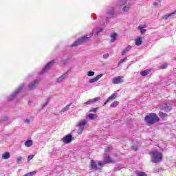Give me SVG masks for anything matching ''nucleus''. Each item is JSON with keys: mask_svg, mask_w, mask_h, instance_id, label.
I'll use <instances>...</instances> for the list:
<instances>
[{"mask_svg": "<svg viewBox=\"0 0 176 176\" xmlns=\"http://www.w3.org/2000/svg\"><path fill=\"white\" fill-rule=\"evenodd\" d=\"M138 176H147V175H146V173H145L144 172H140L138 174Z\"/></svg>", "mask_w": 176, "mask_h": 176, "instance_id": "39", "label": "nucleus"}, {"mask_svg": "<svg viewBox=\"0 0 176 176\" xmlns=\"http://www.w3.org/2000/svg\"><path fill=\"white\" fill-rule=\"evenodd\" d=\"M158 115L160 117V118L162 119L163 120H166V119H167L168 115L166 113H163L162 111H160Z\"/></svg>", "mask_w": 176, "mask_h": 176, "instance_id": "19", "label": "nucleus"}, {"mask_svg": "<svg viewBox=\"0 0 176 176\" xmlns=\"http://www.w3.org/2000/svg\"><path fill=\"white\" fill-rule=\"evenodd\" d=\"M32 144H34V142H32V140H28L25 142L24 145H25V146H26V148H30V146H32Z\"/></svg>", "mask_w": 176, "mask_h": 176, "instance_id": "22", "label": "nucleus"}, {"mask_svg": "<svg viewBox=\"0 0 176 176\" xmlns=\"http://www.w3.org/2000/svg\"><path fill=\"white\" fill-rule=\"evenodd\" d=\"M108 57H109V54H105L103 55V58H104V60H107Z\"/></svg>", "mask_w": 176, "mask_h": 176, "instance_id": "43", "label": "nucleus"}, {"mask_svg": "<svg viewBox=\"0 0 176 176\" xmlns=\"http://www.w3.org/2000/svg\"><path fill=\"white\" fill-rule=\"evenodd\" d=\"M62 141L64 144H69L71 142L74 141V137L71 134L67 135L62 139Z\"/></svg>", "mask_w": 176, "mask_h": 176, "instance_id": "8", "label": "nucleus"}, {"mask_svg": "<svg viewBox=\"0 0 176 176\" xmlns=\"http://www.w3.org/2000/svg\"><path fill=\"white\" fill-rule=\"evenodd\" d=\"M118 97V94L114 93L107 98V101H113Z\"/></svg>", "mask_w": 176, "mask_h": 176, "instance_id": "23", "label": "nucleus"}, {"mask_svg": "<svg viewBox=\"0 0 176 176\" xmlns=\"http://www.w3.org/2000/svg\"><path fill=\"white\" fill-rule=\"evenodd\" d=\"M97 111H98V108H92L89 110V112H97Z\"/></svg>", "mask_w": 176, "mask_h": 176, "instance_id": "36", "label": "nucleus"}, {"mask_svg": "<svg viewBox=\"0 0 176 176\" xmlns=\"http://www.w3.org/2000/svg\"><path fill=\"white\" fill-rule=\"evenodd\" d=\"M108 102H109V101H108V99L104 102L103 106L107 105V104H108Z\"/></svg>", "mask_w": 176, "mask_h": 176, "instance_id": "47", "label": "nucleus"}, {"mask_svg": "<svg viewBox=\"0 0 176 176\" xmlns=\"http://www.w3.org/2000/svg\"><path fill=\"white\" fill-rule=\"evenodd\" d=\"M2 159L7 160V159H10V153L5 152L2 154Z\"/></svg>", "mask_w": 176, "mask_h": 176, "instance_id": "20", "label": "nucleus"}, {"mask_svg": "<svg viewBox=\"0 0 176 176\" xmlns=\"http://www.w3.org/2000/svg\"><path fill=\"white\" fill-rule=\"evenodd\" d=\"M54 63H56V61L54 60H52L50 62H49L45 65V67L43 69V70L39 72V75H43V74H46V72H47V71H49V69H50V68H52V65H53V64H54Z\"/></svg>", "mask_w": 176, "mask_h": 176, "instance_id": "6", "label": "nucleus"}, {"mask_svg": "<svg viewBox=\"0 0 176 176\" xmlns=\"http://www.w3.org/2000/svg\"><path fill=\"white\" fill-rule=\"evenodd\" d=\"M34 159V155H30L28 157V162H30V160H32Z\"/></svg>", "mask_w": 176, "mask_h": 176, "instance_id": "38", "label": "nucleus"}, {"mask_svg": "<svg viewBox=\"0 0 176 176\" xmlns=\"http://www.w3.org/2000/svg\"><path fill=\"white\" fill-rule=\"evenodd\" d=\"M105 13H106V16H105L106 24H108V23H109V20H111V19H113L118 16V14H116V11L115 10V7L108 8L106 10Z\"/></svg>", "mask_w": 176, "mask_h": 176, "instance_id": "1", "label": "nucleus"}, {"mask_svg": "<svg viewBox=\"0 0 176 176\" xmlns=\"http://www.w3.org/2000/svg\"><path fill=\"white\" fill-rule=\"evenodd\" d=\"M167 67H168V64H167V63H163V64L160 65L158 67V68H159L160 69H166Z\"/></svg>", "mask_w": 176, "mask_h": 176, "instance_id": "26", "label": "nucleus"}, {"mask_svg": "<svg viewBox=\"0 0 176 176\" xmlns=\"http://www.w3.org/2000/svg\"><path fill=\"white\" fill-rule=\"evenodd\" d=\"M102 28H100V29H99V30H98L97 32H96V35L97 36H98V34L100 33V32H102Z\"/></svg>", "mask_w": 176, "mask_h": 176, "instance_id": "44", "label": "nucleus"}, {"mask_svg": "<svg viewBox=\"0 0 176 176\" xmlns=\"http://www.w3.org/2000/svg\"><path fill=\"white\" fill-rule=\"evenodd\" d=\"M154 6H157V3H153Z\"/></svg>", "mask_w": 176, "mask_h": 176, "instance_id": "49", "label": "nucleus"}, {"mask_svg": "<svg viewBox=\"0 0 176 176\" xmlns=\"http://www.w3.org/2000/svg\"><path fill=\"white\" fill-rule=\"evenodd\" d=\"M87 124V120L83 119L77 122L76 127H78L77 134H82L83 133V130H85V126Z\"/></svg>", "mask_w": 176, "mask_h": 176, "instance_id": "4", "label": "nucleus"}, {"mask_svg": "<svg viewBox=\"0 0 176 176\" xmlns=\"http://www.w3.org/2000/svg\"><path fill=\"white\" fill-rule=\"evenodd\" d=\"M111 151H112V148L111 147H108V148L104 149V152L106 153H108V152H111Z\"/></svg>", "mask_w": 176, "mask_h": 176, "instance_id": "37", "label": "nucleus"}, {"mask_svg": "<svg viewBox=\"0 0 176 176\" xmlns=\"http://www.w3.org/2000/svg\"><path fill=\"white\" fill-rule=\"evenodd\" d=\"M140 75L142 76H146V75H149V70H144L140 72Z\"/></svg>", "mask_w": 176, "mask_h": 176, "instance_id": "29", "label": "nucleus"}, {"mask_svg": "<svg viewBox=\"0 0 176 176\" xmlns=\"http://www.w3.org/2000/svg\"><path fill=\"white\" fill-rule=\"evenodd\" d=\"M159 2H160L162 0H157Z\"/></svg>", "mask_w": 176, "mask_h": 176, "instance_id": "50", "label": "nucleus"}, {"mask_svg": "<svg viewBox=\"0 0 176 176\" xmlns=\"http://www.w3.org/2000/svg\"><path fill=\"white\" fill-rule=\"evenodd\" d=\"M163 82H166V80H163Z\"/></svg>", "mask_w": 176, "mask_h": 176, "instance_id": "51", "label": "nucleus"}, {"mask_svg": "<svg viewBox=\"0 0 176 176\" xmlns=\"http://www.w3.org/2000/svg\"><path fill=\"white\" fill-rule=\"evenodd\" d=\"M23 89H24V84L19 86V87L14 91V93H13L8 97V101H12V100H13V98H14V97H16L19 94V93H20V91L23 90Z\"/></svg>", "mask_w": 176, "mask_h": 176, "instance_id": "7", "label": "nucleus"}, {"mask_svg": "<svg viewBox=\"0 0 176 176\" xmlns=\"http://www.w3.org/2000/svg\"><path fill=\"white\" fill-rule=\"evenodd\" d=\"M104 163H112V160H111V157H109V155H106L104 158V162H98V166H102L103 164H104Z\"/></svg>", "mask_w": 176, "mask_h": 176, "instance_id": "11", "label": "nucleus"}, {"mask_svg": "<svg viewBox=\"0 0 176 176\" xmlns=\"http://www.w3.org/2000/svg\"><path fill=\"white\" fill-rule=\"evenodd\" d=\"M100 78H102V74H99L96 77L89 79V83H94V82L98 81Z\"/></svg>", "mask_w": 176, "mask_h": 176, "instance_id": "15", "label": "nucleus"}, {"mask_svg": "<svg viewBox=\"0 0 176 176\" xmlns=\"http://www.w3.org/2000/svg\"><path fill=\"white\" fill-rule=\"evenodd\" d=\"M21 160H23V157H19L16 160V163H19V162H21Z\"/></svg>", "mask_w": 176, "mask_h": 176, "instance_id": "41", "label": "nucleus"}, {"mask_svg": "<svg viewBox=\"0 0 176 176\" xmlns=\"http://www.w3.org/2000/svg\"><path fill=\"white\" fill-rule=\"evenodd\" d=\"M98 165H97V162H96V161L94 160H91V168L93 170H98Z\"/></svg>", "mask_w": 176, "mask_h": 176, "instance_id": "16", "label": "nucleus"}, {"mask_svg": "<svg viewBox=\"0 0 176 176\" xmlns=\"http://www.w3.org/2000/svg\"><path fill=\"white\" fill-rule=\"evenodd\" d=\"M38 85H39V80H35L30 85H29V89L34 90V89H35V87H36Z\"/></svg>", "mask_w": 176, "mask_h": 176, "instance_id": "14", "label": "nucleus"}, {"mask_svg": "<svg viewBox=\"0 0 176 176\" xmlns=\"http://www.w3.org/2000/svg\"><path fill=\"white\" fill-rule=\"evenodd\" d=\"M112 83H113V85H119L120 83H123V77L119 76L113 78L112 79Z\"/></svg>", "mask_w": 176, "mask_h": 176, "instance_id": "10", "label": "nucleus"}, {"mask_svg": "<svg viewBox=\"0 0 176 176\" xmlns=\"http://www.w3.org/2000/svg\"><path fill=\"white\" fill-rule=\"evenodd\" d=\"M133 151H138V146H132Z\"/></svg>", "mask_w": 176, "mask_h": 176, "instance_id": "42", "label": "nucleus"}, {"mask_svg": "<svg viewBox=\"0 0 176 176\" xmlns=\"http://www.w3.org/2000/svg\"><path fill=\"white\" fill-rule=\"evenodd\" d=\"M117 105H119V102L118 101H114L111 105L110 107L111 108H116Z\"/></svg>", "mask_w": 176, "mask_h": 176, "instance_id": "32", "label": "nucleus"}, {"mask_svg": "<svg viewBox=\"0 0 176 176\" xmlns=\"http://www.w3.org/2000/svg\"><path fill=\"white\" fill-rule=\"evenodd\" d=\"M114 171H120V167H116L114 168Z\"/></svg>", "mask_w": 176, "mask_h": 176, "instance_id": "45", "label": "nucleus"}, {"mask_svg": "<svg viewBox=\"0 0 176 176\" xmlns=\"http://www.w3.org/2000/svg\"><path fill=\"white\" fill-rule=\"evenodd\" d=\"M67 78H68V72H65V74H62L56 79V82L57 83H61L62 82H64Z\"/></svg>", "mask_w": 176, "mask_h": 176, "instance_id": "13", "label": "nucleus"}, {"mask_svg": "<svg viewBox=\"0 0 176 176\" xmlns=\"http://www.w3.org/2000/svg\"><path fill=\"white\" fill-rule=\"evenodd\" d=\"M123 12H125L126 13L129 12L130 11V4L125 6L122 8Z\"/></svg>", "mask_w": 176, "mask_h": 176, "instance_id": "28", "label": "nucleus"}, {"mask_svg": "<svg viewBox=\"0 0 176 176\" xmlns=\"http://www.w3.org/2000/svg\"><path fill=\"white\" fill-rule=\"evenodd\" d=\"M49 102H50V98H47L46 102L43 105H41V109H43L45 108V107H47V104H49Z\"/></svg>", "mask_w": 176, "mask_h": 176, "instance_id": "30", "label": "nucleus"}, {"mask_svg": "<svg viewBox=\"0 0 176 176\" xmlns=\"http://www.w3.org/2000/svg\"><path fill=\"white\" fill-rule=\"evenodd\" d=\"M90 36H91L89 35V36L88 35H85V36L80 37L77 41H76L72 45V46H79L80 45H82V43H85V42H87V41H89V38H90Z\"/></svg>", "mask_w": 176, "mask_h": 176, "instance_id": "5", "label": "nucleus"}, {"mask_svg": "<svg viewBox=\"0 0 176 176\" xmlns=\"http://www.w3.org/2000/svg\"><path fill=\"white\" fill-rule=\"evenodd\" d=\"M162 109L165 111V112H170L173 109V104L171 103H165L162 107Z\"/></svg>", "mask_w": 176, "mask_h": 176, "instance_id": "12", "label": "nucleus"}, {"mask_svg": "<svg viewBox=\"0 0 176 176\" xmlns=\"http://www.w3.org/2000/svg\"><path fill=\"white\" fill-rule=\"evenodd\" d=\"M110 36L111 38V42H115V41H116V39H118V34H116V33H113V34H111Z\"/></svg>", "mask_w": 176, "mask_h": 176, "instance_id": "25", "label": "nucleus"}, {"mask_svg": "<svg viewBox=\"0 0 176 176\" xmlns=\"http://www.w3.org/2000/svg\"><path fill=\"white\" fill-rule=\"evenodd\" d=\"M151 162L152 163H160L162 160H163L162 153L159 152V151L155 150L151 152Z\"/></svg>", "mask_w": 176, "mask_h": 176, "instance_id": "3", "label": "nucleus"}, {"mask_svg": "<svg viewBox=\"0 0 176 176\" xmlns=\"http://www.w3.org/2000/svg\"><path fill=\"white\" fill-rule=\"evenodd\" d=\"M173 14H175V12H172V13L167 14L163 16L162 19H164L165 20H167V19H168V17H170V16H173Z\"/></svg>", "mask_w": 176, "mask_h": 176, "instance_id": "31", "label": "nucleus"}, {"mask_svg": "<svg viewBox=\"0 0 176 176\" xmlns=\"http://www.w3.org/2000/svg\"><path fill=\"white\" fill-rule=\"evenodd\" d=\"M24 122H25V123H30V119H28V118H26L25 120H24Z\"/></svg>", "mask_w": 176, "mask_h": 176, "instance_id": "46", "label": "nucleus"}, {"mask_svg": "<svg viewBox=\"0 0 176 176\" xmlns=\"http://www.w3.org/2000/svg\"><path fill=\"white\" fill-rule=\"evenodd\" d=\"M94 74H95L94 72H93V71H89V72H88V73H87V76H94Z\"/></svg>", "mask_w": 176, "mask_h": 176, "instance_id": "35", "label": "nucleus"}, {"mask_svg": "<svg viewBox=\"0 0 176 176\" xmlns=\"http://www.w3.org/2000/svg\"><path fill=\"white\" fill-rule=\"evenodd\" d=\"M72 104H69L66 107H65L63 109H62L61 112H67V111H69V107H71Z\"/></svg>", "mask_w": 176, "mask_h": 176, "instance_id": "27", "label": "nucleus"}, {"mask_svg": "<svg viewBox=\"0 0 176 176\" xmlns=\"http://www.w3.org/2000/svg\"><path fill=\"white\" fill-rule=\"evenodd\" d=\"M88 118H89L91 120H94V119H97V118H98V116H97V114L89 113V114L88 115Z\"/></svg>", "mask_w": 176, "mask_h": 176, "instance_id": "24", "label": "nucleus"}, {"mask_svg": "<svg viewBox=\"0 0 176 176\" xmlns=\"http://www.w3.org/2000/svg\"><path fill=\"white\" fill-rule=\"evenodd\" d=\"M126 60H127V57H124L123 59H121L118 63V67H119V65H120V64H123V63H124V61H126Z\"/></svg>", "mask_w": 176, "mask_h": 176, "instance_id": "34", "label": "nucleus"}, {"mask_svg": "<svg viewBox=\"0 0 176 176\" xmlns=\"http://www.w3.org/2000/svg\"><path fill=\"white\" fill-rule=\"evenodd\" d=\"M135 43L136 45V46H141V45H142V37H138L135 40Z\"/></svg>", "mask_w": 176, "mask_h": 176, "instance_id": "18", "label": "nucleus"}, {"mask_svg": "<svg viewBox=\"0 0 176 176\" xmlns=\"http://www.w3.org/2000/svg\"><path fill=\"white\" fill-rule=\"evenodd\" d=\"M130 50H131V45H128L121 53L122 56H124L125 54H127V53H129V52H130Z\"/></svg>", "mask_w": 176, "mask_h": 176, "instance_id": "17", "label": "nucleus"}, {"mask_svg": "<svg viewBox=\"0 0 176 176\" xmlns=\"http://www.w3.org/2000/svg\"><path fill=\"white\" fill-rule=\"evenodd\" d=\"M146 25H139L138 26V30H140V32L142 34H145V32H146V30L144 29L146 28Z\"/></svg>", "mask_w": 176, "mask_h": 176, "instance_id": "21", "label": "nucleus"}, {"mask_svg": "<svg viewBox=\"0 0 176 176\" xmlns=\"http://www.w3.org/2000/svg\"><path fill=\"white\" fill-rule=\"evenodd\" d=\"M126 0H122V1H120L119 2H118V6H120V7H122V6H124V5H126Z\"/></svg>", "mask_w": 176, "mask_h": 176, "instance_id": "33", "label": "nucleus"}, {"mask_svg": "<svg viewBox=\"0 0 176 176\" xmlns=\"http://www.w3.org/2000/svg\"><path fill=\"white\" fill-rule=\"evenodd\" d=\"M100 100H101V98L100 97L90 99L89 100L83 103V107H86V105H90L91 104H94L95 102H97V101H100Z\"/></svg>", "mask_w": 176, "mask_h": 176, "instance_id": "9", "label": "nucleus"}, {"mask_svg": "<svg viewBox=\"0 0 176 176\" xmlns=\"http://www.w3.org/2000/svg\"><path fill=\"white\" fill-rule=\"evenodd\" d=\"M145 122L148 124H153L156 122H159V117L155 113H151L148 116H146L144 118Z\"/></svg>", "mask_w": 176, "mask_h": 176, "instance_id": "2", "label": "nucleus"}, {"mask_svg": "<svg viewBox=\"0 0 176 176\" xmlns=\"http://www.w3.org/2000/svg\"><path fill=\"white\" fill-rule=\"evenodd\" d=\"M8 117H4L2 120H1L0 123L8 121Z\"/></svg>", "mask_w": 176, "mask_h": 176, "instance_id": "40", "label": "nucleus"}, {"mask_svg": "<svg viewBox=\"0 0 176 176\" xmlns=\"http://www.w3.org/2000/svg\"><path fill=\"white\" fill-rule=\"evenodd\" d=\"M170 85V83L166 82V84H164L162 85V86H164L165 87V86H168Z\"/></svg>", "mask_w": 176, "mask_h": 176, "instance_id": "48", "label": "nucleus"}]
</instances>
